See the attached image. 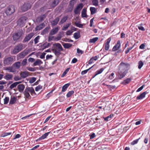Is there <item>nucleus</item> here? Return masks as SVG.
<instances>
[{"label":"nucleus","instance_id":"nucleus-1","mask_svg":"<svg viewBox=\"0 0 150 150\" xmlns=\"http://www.w3.org/2000/svg\"><path fill=\"white\" fill-rule=\"evenodd\" d=\"M23 33V31L22 30H20L13 34V39L14 40H18L21 37Z\"/></svg>","mask_w":150,"mask_h":150},{"label":"nucleus","instance_id":"nucleus-2","mask_svg":"<svg viewBox=\"0 0 150 150\" xmlns=\"http://www.w3.org/2000/svg\"><path fill=\"white\" fill-rule=\"evenodd\" d=\"M127 72L126 70H120L119 69L118 72V77L120 79H121L124 77L126 74Z\"/></svg>","mask_w":150,"mask_h":150},{"label":"nucleus","instance_id":"nucleus-3","mask_svg":"<svg viewBox=\"0 0 150 150\" xmlns=\"http://www.w3.org/2000/svg\"><path fill=\"white\" fill-rule=\"evenodd\" d=\"M14 7L13 6H11L8 7L6 11V13L8 15H10L14 12Z\"/></svg>","mask_w":150,"mask_h":150},{"label":"nucleus","instance_id":"nucleus-4","mask_svg":"<svg viewBox=\"0 0 150 150\" xmlns=\"http://www.w3.org/2000/svg\"><path fill=\"white\" fill-rule=\"evenodd\" d=\"M129 66L128 64L122 62L119 66V69L120 70H126L127 71V68Z\"/></svg>","mask_w":150,"mask_h":150},{"label":"nucleus","instance_id":"nucleus-5","mask_svg":"<svg viewBox=\"0 0 150 150\" xmlns=\"http://www.w3.org/2000/svg\"><path fill=\"white\" fill-rule=\"evenodd\" d=\"M27 18L25 17H23L21 18L18 22V24L21 26H23L26 22Z\"/></svg>","mask_w":150,"mask_h":150},{"label":"nucleus","instance_id":"nucleus-6","mask_svg":"<svg viewBox=\"0 0 150 150\" xmlns=\"http://www.w3.org/2000/svg\"><path fill=\"white\" fill-rule=\"evenodd\" d=\"M31 5L28 3L24 4L21 7V9L23 11H27L31 7Z\"/></svg>","mask_w":150,"mask_h":150},{"label":"nucleus","instance_id":"nucleus-7","mask_svg":"<svg viewBox=\"0 0 150 150\" xmlns=\"http://www.w3.org/2000/svg\"><path fill=\"white\" fill-rule=\"evenodd\" d=\"M23 46L22 44H19L15 47L13 52L14 54H16L19 52L22 49Z\"/></svg>","mask_w":150,"mask_h":150},{"label":"nucleus","instance_id":"nucleus-8","mask_svg":"<svg viewBox=\"0 0 150 150\" xmlns=\"http://www.w3.org/2000/svg\"><path fill=\"white\" fill-rule=\"evenodd\" d=\"M54 50H57L59 51H62L63 49L61 45L59 43H57L53 45Z\"/></svg>","mask_w":150,"mask_h":150},{"label":"nucleus","instance_id":"nucleus-9","mask_svg":"<svg viewBox=\"0 0 150 150\" xmlns=\"http://www.w3.org/2000/svg\"><path fill=\"white\" fill-rule=\"evenodd\" d=\"M121 45L120 42V40H118L117 44L115 45L112 49V51H115L118 50L120 48Z\"/></svg>","mask_w":150,"mask_h":150},{"label":"nucleus","instance_id":"nucleus-10","mask_svg":"<svg viewBox=\"0 0 150 150\" xmlns=\"http://www.w3.org/2000/svg\"><path fill=\"white\" fill-rule=\"evenodd\" d=\"M111 40L110 38H109L106 40V42L105 45V49L106 50H108L110 47L109 43Z\"/></svg>","mask_w":150,"mask_h":150},{"label":"nucleus","instance_id":"nucleus-11","mask_svg":"<svg viewBox=\"0 0 150 150\" xmlns=\"http://www.w3.org/2000/svg\"><path fill=\"white\" fill-rule=\"evenodd\" d=\"M59 28L56 27L53 28L50 31V35H52L56 34L59 30Z\"/></svg>","mask_w":150,"mask_h":150},{"label":"nucleus","instance_id":"nucleus-12","mask_svg":"<svg viewBox=\"0 0 150 150\" xmlns=\"http://www.w3.org/2000/svg\"><path fill=\"white\" fill-rule=\"evenodd\" d=\"M33 33H31L27 35L25 38L24 41L26 42L28 41L34 36Z\"/></svg>","mask_w":150,"mask_h":150},{"label":"nucleus","instance_id":"nucleus-13","mask_svg":"<svg viewBox=\"0 0 150 150\" xmlns=\"http://www.w3.org/2000/svg\"><path fill=\"white\" fill-rule=\"evenodd\" d=\"M17 100V98L14 96H11V97L9 104L10 105H13L15 103Z\"/></svg>","mask_w":150,"mask_h":150},{"label":"nucleus","instance_id":"nucleus-14","mask_svg":"<svg viewBox=\"0 0 150 150\" xmlns=\"http://www.w3.org/2000/svg\"><path fill=\"white\" fill-rule=\"evenodd\" d=\"M24 95L25 98L26 99H29L31 98V96L29 94V93L28 91L25 88L24 92Z\"/></svg>","mask_w":150,"mask_h":150},{"label":"nucleus","instance_id":"nucleus-15","mask_svg":"<svg viewBox=\"0 0 150 150\" xmlns=\"http://www.w3.org/2000/svg\"><path fill=\"white\" fill-rule=\"evenodd\" d=\"M26 89L29 93H30L31 95H33L35 94L34 90L33 87H31L26 88Z\"/></svg>","mask_w":150,"mask_h":150},{"label":"nucleus","instance_id":"nucleus-16","mask_svg":"<svg viewBox=\"0 0 150 150\" xmlns=\"http://www.w3.org/2000/svg\"><path fill=\"white\" fill-rule=\"evenodd\" d=\"M17 88L19 91L21 93L23 92L25 86L23 84H21L18 85Z\"/></svg>","mask_w":150,"mask_h":150},{"label":"nucleus","instance_id":"nucleus-17","mask_svg":"<svg viewBox=\"0 0 150 150\" xmlns=\"http://www.w3.org/2000/svg\"><path fill=\"white\" fill-rule=\"evenodd\" d=\"M50 133V132L45 133L43 134L42 136L40 137L36 141L40 140H41L43 139H45L48 135L49 133Z\"/></svg>","mask_w":150,"mask_h":150},{"label":"nucleus","instance_id":"nucleus-18","mask_svg":"<svg viewBox=\"0 0 150 150\" xmlns=\"http://www.w3.org/2000/svg\"><path fill=\"white\" fill-rule=\"evenodd\" d=\"M13 78V75L10 74H6L4 77V78L6 80H11Z\"/></svg>","mask_w":150,"mask_h":150},{"label":"nucleus","instance_id":"nucleus-19","mask_svg":"<svg viewBox=\"0 0 150 150\" xmlns=\"http://www.w3.org/2000/svg\"><path fill=\"white\" fill-rule=\"evenodd\" d=\"M46 17V16L45 15H43L40 17H38L36 21L37 22H41Z\"/></svg>","mask_w":150,"mask_h":150},{"label":"nucleus","instance_id":"nucleus-20","mask_svg":"<svg viewBox=\"0 0 150 150\" xmlns=\"http://www.w3.org/2000/svg\"><path fill=\"white\" fill-rule=\"evenodd\" d=\"M12 58L10 57H8L4 60V64H9L10 62H12Z\"/></svg>","mask_w":150,"mask_h":150},{"label":"nucleus","instance_id":"nucleus-21","mask_svg":"<svg viewBox=\"0 0 150 150\" xmlns=\"http://www.w3.org/2000/svg\"><path fill=\"white\" fill-rule=\"evenodd\" d=\"M45 27V24L44 23H42L38 26H37L35 28L36 30H39L42 29Z\"/></svg>","mask_w":150,"mask_h":150},{"label":"nucleus","instance_id":"nucleus-22","mask_svg":"<svg viewBox=\"0 0 150 150\" xmlns=\"http://www.w3.org/2000/svg\"><path fill=\"white\" fill-rule=\"evenodd\" d=\"M42 62L40 59H38L33 63V65L34 66L40 65L42 64Z\"/></svg>","mask_w":150,"mask_h":150},{"label":"nucleus","instance_id":"nucleus-23","mask_svg":"<svg viewBox=\"0 0 150 150\" xmlns=\"http://www.w3.org/2000/svg\"><path fill=\"white\" fill-rule=\"evenodd\" d=\"M81 15L82 17L87 18V15L86 14V9L83 8L81 12Z\"/></svg>","mask_w":150,"mask_h":150},{"label":"nucleus","instance_id":"nucleus-24","mask_svg":"<svg viewBox=\"0 0 150 150\" xmlns=\"http://www.w3.org/2000/svg\"><path fill=\"white\" fill-rule=\"evenodd\" d=\"M59 18L58 17H57L56 18L55 20L51 22L52 25L53 26L56 25L59 22Z\"/></svg>","mask_w":150,"mask_h":150},{"label":"nucleus","instance_id":"nucleus-25","mask_svg":"<svg viewBox=\"0 0 150 150\" xmlns=\"http://www.w3.org/2000/svg\"><path fill=\"white\" fill-rule=\"evenodd\" d=\"M146 93L145 92H143L139 96L137 97V99L138 100L144 98L145 96Z\"/></svg>","mask_w":150,"mask_h":150},{"label":"nucleus","instance_id":"nucleus-26","mask_svg":"<svg viewBox=\"0 0 150 150\" xmlns=\"http://www.w3.org/2000/svg\"><path fill=\"white\" fill-rule=\"evenodd\" d=\"M69 83H67L64 85L62 87V92H65L69 86Z\"/></svg>","mask_w":150,"mask_h":150},{"label":"nucleus","instance_id":"nucleus-27","mask_svg":"<svg viewBox=\"0 0 150 150\" xmlns=\"http://www.w3.org/2000/svg\"><path fill=\"white\" fill-rule=\"evenodd\" d=\"M98 37H95L92 39H91L89 41V43H95L98 40Z\"/></svg>","mask_w":150,"mask_h":150},{"label":"nucleus","instance_id":"nucleus-28","mask_svg":"<svg viewBox=\"0 0 150 150\" xmlns=\"http://www.w3.org/2000/svg\"><path fill=\"white\" fill-rule=\"evenodd\" d=\"M20 75L22 77L25 78L28 76V73L26 71L21 72L20 74Z\"/></svg>","mask_w":150,"mask_h":150},{"label":"nucleus","instance_id":"nucleus-29","mask_svg":"<svg viewBox=\"0 0 150 150\" xmlns=\"http://www.w3.org/2000/svg\"><path fill=\"white\" fill-rule=\"evenodd\" d=\"M74 36L75 39H78L80 37V33L79 32H77L75 33L74 34Z\"/></svg>","mask_w":150,"mask_h":150},{"label":"nucleus","instance_id":"nucleus-30","mask_svg":"<svg viewBox=\"0 0 150 150\" xmlns=\"http://www.w3.org/2000/svg\"><path fill=\"white\" fill-rule=\"evenodd\" d=\"M13 66L16 69H18L21 66V63L20 62H18L15 63L13 64Z\"/></svg>","mask_w":150,"mask_h":150},{"label":"nucleus","instance_id":"nucleus-31","mask_svg":"<svg viewBox=\"0 0 150 150\" xmlns=\"http://www.w3.org/2000/svg\"><path fill=\"white\" fill-rule=\"evenodd\" d=\"M6 70H7L9 72H13L15 71V69L12 67H9L6 69Z\"/></svg>","mask_w":150,"mask_h":150},{"label":"nucleus","instance_id":"nucleus-32","mask_svg":"<svg viewBox=\"0 0 150 150\" xmlns=\"http://www.w3.org/2000/svg\"><path fill=\"white\" fill-rule=\"evenodd\" d=\"M104 69L102 68L100 69L99 70H98L96 72V73L95 75L94 76H96L97 75L101 74L104 70Z\"/></svg>","mask_w":150,"mask_h":150},{"label":"nucleus","instance_id":"nucleus-33","mask_svg":"<svg viewBox=\"0 0 150 150\" xmlns=\"http://www.w3.org/2000/svg\"><path fill=\"white\" fill-rule=\"evenodd\" d=\"M11 132H5L2 134L1 135V137H5L8 135H11Z\"/></svg>","mask_w":150,"mask_h":150},{"label":"nucleus","instance_id":"nucleus-34","mask_svg":"<svg viewBox=\"0 0 150 150\" xmlns=\"http://www.w3.org/2000/svg\"><path fill=\"white\" fill-rule=\"evenodd\" d=\"M90 10L92 14H93L96 12V8L93 7H91Z\"/></svg>","mask_w":150,"mask_h":150},{"label":"nucleus","instance_id":"nucleus-35","mask_svg":"<svg viewBox=\"0 0 150 150\" xmlns=\"http://www.w3.org/2000/svg\"><path fill=\"white\" fill-rule=\"evenodd\" d=\"M83 6V5L82 3H80L76 7L77 9H78L80 10H81Z\"/></svg>","mask_w":150,"mask_h":150},{"label":"nucleus","instance_id":"nucleus-36","mask_svg":"<svg viewBox=\"0 0 150 150\" xmlns=\"http://www.w3.org/2000/svg\"><path fill=\"white\" fill-rule=\"evenodd\" d=\"M68 18V17L67 16H65L59 22V23L62 24L64 22L66 21L67 20Z\"/></svg>","mask_w":150,"mask_h":150},{"label":"nucleus","instance_id":"nucleus-37","mask_svg":"<svg viewBox=\"0 0 150 150\" xmlns=\"http://www.w3.org/2000/svg\"><path fill=\"white\" fill-rule=\"evenodd\" d=\"M74 93V91H69L67 94V96L68 98L72 95Z\"/></svg>","mask_w":150,"mask_h":150},{"label":"nucleus","instance_id":"nucleus-38","mask_svg":"<svg viewBox=\"0 0 150 150\" xmlns=\"http://www.w3.org/2000/svg\"><path fill=\"white\" fill-rule=\"evenodd\" d=\"M9 98L7 97L5 98L4 99V104H7L9 101Z\"/></svg>","mask_w":150,"mask_h":150},{"label":"nucleus","instance_id":"nucleus-39","mask_svg":"<svg viewBox=\"0 0 150 150\" xmlns=\"http://www.w3.org/2000/svg\"><path fill=\"white\" fill-rule=\"evenodd\" d=\"M69 68H67V69H66V70L62 74V77H63L69 71Z\"/></svg>","mask_w":150,"mask_h":150},{"label":"nucleus","instance_id":"nucleus-40","mask_svg":"<svg viewBox=\"0 0 150 150\" xmlns=\"http://www.w3.org/2000/svg\"><path fill=\"white\" fill-rule=\"evenodd\" d=\"M71 45L69 43H66L63 45V46L65 48H68L71 47Z\"/></svg>","mask_w":150,"mask_h":150},{"label":"nucleus","instance_id":"nucleus-41","mask_svg":"<svg viewBox=\"0 0 150 150\" xmlns=\"http://www.w3.org/2000/svg\"><path fill=\"white\" fill-rule=\"evenodd\" d=\"M62 38L61 35L60 34H59L54 39V41H57L60 40Z\"/></svg>","mask_w":150,"mask_h":150},{"label":"nucleus","instance_id":"nucleus-42","mask_svg":"<svg viewBox=\"0 0 150 150\" xmlns=\"http://www.w3.org/2000/svg\"><path fill=\"white\" fill-rule=\"evenodd\" d=\"M93 66L87 69L82 71L81 73V74L83 75L86 74L87 72L93 67Z\"/></svg>","mask_w":150,"mask_h":150},{"label":"nucleus","instance_id":"nucleus-43","mask_svg":"<svg viewBox=\"0 0 150 150\" xmlns=\"http://www.w3.org/2000/svg\"><path fill=\"white\" fill-rule=\"evenodd\" d=\"M42 86L41 85H39L36 87L35 88V90L36 91H38L42 89Z\"/></svg>","mask_w":150,"mask_h":150},{"label":"nucleus","instance_id":"nucleus-44","mask_svg":"<svg viewBox=\"0 0 150 150\" xmlns=\"http://www.w3.org/2000/svg\"><path fill=\"white\" fill-rule=\"evenodd\" d=\"M131 81V79L130 78H128L124 81L123 83L125 84L128 83Z\"/></svg>","mask_w":150,"mask_h":150},{"label":"nucleus","instance_id":"nucleus-45","mask_svg":"<svg viewBox=\"0 0 150 150\" xmlns=\"http://www.w3.org/2000/svg\"><path fill=\"white\" fill-rule=\"evenodd\" d=\"M40 37L39 36H38L36 37L34 40V42L35 44H36L38 42V41L40 39Z\"/></svg>","mask_w":150,"mask_h":150},{"label":"nucleus","instance_id":"nucleus-46","mask_svg":"<svg viewBox=\"0 0 150 150\" xmlns=\"http://www.w3.org/2000/svg\"><path fill=\"white\" fill-rule=\"evenodd\" d=\"M143 65V63L142 61H140L138 63V68L139 69H140Z\"/></svg>","mask_w":150,"mask_h":150},{"label":"nucleus","instance_id":"nucleus-47","mask_svg":"<svg viewBox=\"0 0 150 150\" xmlns=\"http://www.w3.org/2000/svg\"><path fill=\"white\" fill-rule=\"evenodd\" d=\"M70 24V23H68L67 24L63 27L62 30H65L66 29L68 28Z\"/></svg>","mask_w":150,"mask_h":150},{"label":"nucleus","instance_id":"nucleus-48","mask_svg":"<svg viewBox=\"0 0 150 150\" xmlns=\"http://www.w3.org/2000/svg\"><path fill=\"white\" fill-rule=\"evenodd\" d=\"M36 80V79L35 77H32L29 80V82L30 83H34Z\"/></svg>","mask_w":150,"mask_h":150},{"label":"nucleus","instance_id":"nucleus-49","mask_svg":"<svg viewBox=\"0 0 150 150\" xmlns=\"http://www.w3.org/2000/svg\"><path fill=\"white\" fill-rule=\"evenodd\" d=\"M92 3L94 6H97L98 5V0H93Z\"/></svg>","mask_w":150,"mask_h":150},{"label":"nucleus","instance_id":"nucleus-50","mask_svg":"<svg viewBox=\"0 0 150 150\" xmlns=\"http://www.w3.org/2000/svg\"><path fill=\"white\" fill-rule=\"evenodd\" d=\"M76 26L79 28H82L83 26V25L81 24L79 22H76L75 23Z\"/></svg>","mask_w":150,"mask_h":150},{"label":"nucleus","instance_id":"nucleus-51","mask_svg":"<svg viewBox=\"0 0 150 150\" xmlns=\"http://www.w3.org/2000/svg\"><path fill=\"white\" fill-rule=\"evenodd\" d=\"M54 36L50 35L48 38V41L50 42L52 40H54Z\"/></svg>","mask_w":150,"mask_h":150},{"label":"nucleus","instance_id":"nucleus-52","mask_svg":"<svg viewBox=\"0 0 150 150\" xmlns=\"http://www.w3.org/2000/svg\"><path fill=\"white\" fill-rule=\"evenodd\" d=\"M80 10H79L78 9H77L76 8H75L74 9V13L76 14H80Z\"/></svg>","mask_w":150,"mask_h":150},{"label":"nucleus","instance_id":"nucleus-53","mask_svg":"<svg viewBox=\"0 0 150 150\" xmlns=\"http://www.w3.org/2000/svg\"><path fill=\"white\" fill-rule=\"evenodd\" d=\"M139 139H139H136L134 140L133 141H132L131 143V145H134L135 144H136L138 142V141Z\"/></svg>","mask_w":150,"mask_h":150},{"label":"nucleus","instance_id":"nucleus-54","mask_svg":"<svg viewBox=\"0 0 150 150\" xmlns=\"http://www.w3.org/2000/svg\"><path fill=\"white\" fill-rule=\"evenodd\" d=\"M17 86L16 82H15L11 85L10 86V88L11 89H12L13 88Z\"/></svg>","mask_w":150,"mask_h":150},{"label":"nucleus","instance_id":"nucleus-55","mask_svg":"<svg viewBox=\"0 0 150 150\" xmlns=\"http://www.w3.org/2000/svg\"><path fill=\"white\" fill-rule=\"evenodd\" d=\"M54 53L55 55H59L60 54V51H59V50H54Z\"/></svg>","mask_w":150,"mask_h":150},{"label":"nucleus","instance_id":"nucleus-56","mask_svg":"<svg viewBox=\"0 0 150 150\" xmlns=\"http://www.w3.org/2000/svg\"><path fill=\"white\" fill-rule=\"evenodd\" d=\"M73 32V31L72 30H68L66 33V34L67 35H71L72 33Z\"/></svg>","mask_w":150,"mask_h":150},{"label":"nucleus","instance_id":"nucleus-57","mask_svg":"<svg viewBox=\"0 0 150 150\" xmlns=\"http://www.w3.org/2000/svg\"><path fill=\"white\" fill-rule=\"evenodd\" d=\"M21 79V78L19 76H16L14 78V80L15 81H17L20 80Z\"/></svg>","mask_w":150,"mask_h":150},{"label":"nucleus","instance_id":"nucleus-58","mask_svg":"<svg viewBox=\"0 0 150 150\" xmlns=\"http://www.w3.org/2000/svg\"><path fill=\"white\" fill-rule=\"evenodd\" d=\"M112 116L111 115L105 118L104 119L105 120L108 121L110 120V119L112 118Z\"/></svg>","mask_w":150,"mask_h":150},{"label":"nucleus","instance_id":"nucleus-59","mask_svg":"<svg viewBox=\"0 0 150 150\" xmlns=\"http://www.w3.org/2000/svg\"><path fill=\"white\" fill-rule=\"evenodd\" d=\"M133 47V46L132 47H129L127 48V49L125 51V53L126 54L128 53L130 50H132Z\"/></svg>","mask_w":150,"mask_h":150},{"label":"nucleus","instance_id":"nucleus-60","mask_svg":"<svg viewBox=\"0 0 150 150\" xmlns=\"http://www.w3.org/2000/svg\"><path fill=\"white\" fill-rule=\"evenodd\" d=\"M138 28L139 30L142 31H144L145 29L142 26L140 25L138 26Z\"/></svg>","mask_w":150,"mask_h":150},{"label":"nucleus","instance_id":"nucleus-61","mask_svg":"<svg viewBox=\"0 0 150 150\" xmlns=\"http://www.w3.org/2000/svg\"><path fill=\"white\" fill-rule=\"evenodd\" d=\"M77 52L78 53H80L82 54L83 53V52L82 50L79 49V48H77Z\"/></svg>","mask_w":150,"mask_h":150},{"label":"nucleus","instance_id":"nucleus-62","mask_svg":"<svg viewBox=\"0 0 150 150\" xmlns=\"http://www.w3.org/2000/svg\"><path fill=\"white\" fill-rule=\"evenodd\" d=\"M27 59H24L22 61V64L23 66L25 65L26 63H27Z\"/></svg>","mask_w":150,"mask_h":150},{"label":"nucleus","instance_id":"nucleus-63","mask_svg":"<svg viewBox=\"0 0 150 150\" xmlns=\"http://www.w3.org/2000/svg\"><path fill=\"white\" fill-rule=\"evenodd\" d=\"M45 54H46V53H44V52L42 53L41 55H40V57L41 59L44 58L45 57Z\"/></svg>","mask_w":150,"mask_h":150},{"label":"nucleus","instance_id":"nucleus-64","mask_svg":"<svg viewBox=\"0 0 150 150\" xmlns=\"http://www.w3.org/2000/svg\"><path fill=\"white\" fill-rule=\"evenodd\" d=\"M58 4L57 1H53L52 4V5L53 7H55L56 6L57 4Z\"/></svg>","mask_w":150,"mask_h":150}]
</instances>
